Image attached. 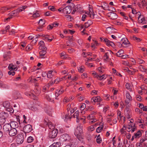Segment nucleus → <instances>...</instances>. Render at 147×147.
<instances>
[{
    "label": "nucleus",
    "mask_w": 147,
    "mask_h": 147,
    "mask_svg": "<svg viewBox=\"0 0 147 147\" xmlns=\"http://www.w3.org/2000/svg\"><path fill=\"white\" fill-rule=\"evenodd\" d=\"M83 126L80 124H79L77 126L76 129L74 132V134L79 140L82 138V134L83 133Z\"/></svg>",
    "instance_id": "f257e3e1"
},
{
    "label": "nucleus",
    "mask_w": 147,
    "mask_h": 147,
    "mask_svg": "<svg viewBox=\"0 0 147 147\" xmlns=\"http://www.w3.org/2000/svg\"><path fill=\"white\" fill-rule=\"evenodd\" d=\"M26 136V134L25 133H21L17 136L16 139V142L18 144H21L23 143L25 138Z\"/></svg>",
    "instance_id": "f03ea898"
},
{
    "label": "nucleus",
    "mask_w": 147,
    "mask_h": 147,
    "mask_svg": "<svg viewBox=\"0 0 147 147\" xmlns=\"http://www.w3.org/2000/svg\"><path fill=\"white\" fill-rule=\"evenodd\" d=\"M3 106L8 111L11 113H13L14 110L12 108V107L10 105V103L8 101L4 102L3 103Z\"/></svg>",
    "instance_id": "7ed1b4c3"
},
{
    "label": "nucleus",
    "mask_w": 147,
    "mask_h": 147,
    "mask_svg": "<svg viewBox=\"0 0 147 147\" xmlns=\"http://www.w3.org/2000/svg\"><path fill=\"white\" fill-rule=\"evenodd\" d=\"M26 6H24L18 8L16 10L12 11L11 12V16H13V15H16L19 12L24 11L25 9L27 8Z\"/></svg>",
    "instance_id": "20e7f679"
},
{
    "label": "nucleus",
    "mask_w": 147,
    "mask_h": 147,
    "mask_svg": "<svg viewBox=\"0 0 147 147\" xmlns=\"http://www.w3.org/2000/svg\"><path fill=\"white\" fill-rule=\"evenodd\" d=\"M96 7L97 9L100 11H103V10L110 11V9H109V5L106 3L104 4V6L97 5Z\"/></svg>",
    "instance_id": "39448f33"
},
{
    "label": "nucleus",
    "mask_w": 147,
    "mask_h": 147,
    "mask_svg": "<svg viewBox=\"0 0 147 147\" xmlns=\"http://www.w3.org/2000/svg\"><path fill=\"white\" fill-rule=\"evenodd\" d=\"M130 122L131 123L130 125H128L127 126V131L128 132L131 131V133H133L136 129V127L134 124L132 123V122L130 121Z\"/></svg>",
    "instance_id": "423d86ee"
},
{
    "label": "nucleus",
    "mask_w": 147,
    "mask_h": 147,
    "mask_svg": "<svg viewBox=\"0 0 147 147\" xmlns=\"http://www.w3.org/2000/svg\"><path fill=\"white\" fill-rule=\"evenodd\" d=\"M83 9L82 6L80 4H78L74 6V9L71 12L72 14H74L75 11L81 13L83 11Z\"/></svg>",
    "instance_id": "0eeeda50"
},
{
    "label": "nucleus",
    "mask_w": 147,
    "mask_h": 147,
    "mask_svg": "<svg viewBox=\"0 0 147 147\" xmlns=\"http://www.w3.org/2000/svg\"><path fill=\"white\" fill-rule=\"evenodd\" d=\"M121 43L122 46L124 47H129L130 43L127 39L126 38H122L121 39Z\"/></svg>",
    "instance_id": "6e6552de"
},
{
    "label": "nucleus",
    "mask_w": 147,
    "mask_h": 147,
    "mask_svg": "<svg viewBox=\"0 0 147 147\" xmlns=\"http://www.w3.org/2000/svg\"><path fill=\"white\" fill-rule=\"evenodd\" d=\"M57 134V131L56 129H54L52 131H50L49 134V137L50 138H54L56 137Z\"/></svg>",
    "instance_id": "1a4fd4ad"
},
{
    "label": "nucleus",
    "mask_w": 147,
    "mask_h": 147,
    "mask_svg": "<svg viewBox=\"0 0 147 147\" xmlns=\"http://www.w3.org/2000/svg\"><path fill=\"white\" fill-rule=\"evenodd\" d=\"M44 123L45 125H48L49 129H53L54 127L52 123L49 121L47 118H45L44 120Z\"/></svg>",
    "instance_id": "9d476101"
},
{
    "label": "nucleus",
    "mask_w": 147,
    "mask_h": 147,
    "mask_svg": "<svg viewBox=\"0 0 147 147\" xmlns=\"http://www.w3.org/2000/svg\"><path fill=\"white\" fill-rule=\"evenodd\" d=\"M125 96L127 99L125 100V102L126 104L128 105L132 100V97L130 95L129 92L127 91L126 92Z\"/></svg>",
    "instance_id": "9b49d317"
},
{
    "label": "nucleus",
    "mask_w": 147,
    "mask_h": 147,
    "mask_svg": "<svg viewBox=\"0 0 147 147\" xmlns=\"http://www.w3.org/2000/svg\"><path fill=\"white\" fill-rule=\"evenodd\" d=\"M32 129V126L30 124H28L24 127L23 130L24 132L23 133H28L31 132Z\"/></svg>",
    "instance_id": "f8f14e48"
},
{
    "label": "nucleus",
    "mask_w": 147,
    "mask_h": 147,
    "mask_svg": "<svg viewBox=\"0 0 147 147\" xmlns=\"http://www.w3.org/2000/svg\"><path fill=\"white\" fill-rule=\"evenodd\" d=\"M60 139L63 142L67 141L70 139V137L67 134H64L61 136Z\"/></svg>",
    "instance_id": "ddd939ff"
},
{
    "label": "nucleus",
    "mask_w": 147,
    "mask_h": 147,
    "mask_svg": "<svg viewBox=\"0 0 147 147\" xmlns=\"http://www.w3.org/2000/svg\"><path fill=\"white\" fill-rule=\"evenodd\" d=\"M11 127L9 123L5 124L3 127V129L4 132L8 133Z\"/></svg>",
    "instance_id": "4468645a"
},
{
    "label": "nucleus",
    "mask_w": 147,
    "mask_h": 147,
    "mask_svg": "<svg viewBox=\"0 0 147 147\" xmlns=\"http://www.w3.org/2000/svg\"><path fill=\"white\" fill-rule=\"evenodd\" d=\"M71 11V6H67L63 9V12L64 14H69Z\"/></svg>",
    "instance_id": "2eb2a0df"
},
{
    "label": "nucleus",
    "mask_w": 147,
    "mask_h": 147,
    "mask_svg": "<svg viewBox=\"0 0 147 147\" xmlns=\"http://www.w3.org/2000/svg\"><path fill=\"white\" fill-rule=\"evenodd\" d=\"M17 133V131L16 129L11 128L9 131L8 132L9 135L10 136H14Z\"/></svg>",
    "instance_id": "dca6fc26"
},
{
    "label": "nucleus",
    "mask_w": 147,
    "mask_h": 147,
    "mask_svg": "<svg viewBox=\"0 0 147 147\" xmlns=\"http://www.w3.org/2000/svg\"><path fill=\"white\" fill-rule=\"evenodd\" d=\"M14 7L11 6L9 5L5 7H3L0 8V11L1 13H3L5 11H6L9 9H10L12 8H14Z\"/></svg>",
    "instance_id": "f3484780"
},
{
    "label": "nucleus",
    "mask_w": 147,
    "mask_h": 147,
    "mask_svg": "<svg viewBox=\"0 0 147 147\" xmlns=\"http://www.w3.org/2000/svg\"><path fill=\"white\" fill-rule=\"evenodd\" d=\"M138 13H139L138 14L139 15L138 18L139 22L140 23H142L143 24H146V21L145 20V18L144 17H143L140 19V17L141 16V14L139 12H138Z\"/></svg>",
    "instance_id": "a211bd4d"
},
{
    "label": "nucleus",
    "mask_w": 147,
    "mask_h": 147,
    "mask_svg": "<svg viewBox=\"0 0 147 147\" xmlns=\"http://www.w3.org/2000/svg\"><path fill=\"white\" fill-rule=\"evenodd\" d=\"M9 114L5 112H2L0 113V117L5 120L9 117Z\"/></svg>",
    "instance_id": "6ab92c4d"
},
{
    "label": "nucleus",
    "mask_w": 147,
    "mask_h": 147,
    "mask_svg": "<svg viewBox=\"0 0 147 147\" xmlns=\"http://www.w3.org/2000/svg\"><path fill=\"white\" fill-rule=\"evenodd\" d=\"M108 16L110 19L112 20L116 19L117 17V15L116 14L113 12H110L108 13Z\"/></svg>",
    "instance_id": "aec40b11"
},
{
    "label": "nucleus",
    "mask_w": 147,
    "mask_h": 147,
    "mask_svg": "<svg viewBox=\"0 0 147 147\" xmlns=\"http://www.w3.org/2000/svg\"><path fill=\"white\" fill-rule=\"evenodd\" d=\"M11 128L16 129L18 127V123L15 121H12L9 123Z\"/></svg>",
    "instance_id": "412c9836"
},
{
    "label": "nucleus",
    "mask_w": 147,
    "mask_h": 147,
    "mask_svg": "<svg viewBox=\"0 0 147 147\" xmlns=\"http://www.w3.org/2000/svg\"><path fill=\"white\" fill-rule=\"evenodd\" d=\"M64 92V90L63 89H60L59 90H57L56 92L55 93V99H57V97L60 94H62Z\"/></svg>",
    "instance_id": "4be33fe9"
},
{
    "label": "nucleus",
    "mask_w": 147,
    "mask_h": 147,
    "mask_svg": "<svg viewBox=\"0 0 147 147\" xmlns=\"http://www.w3.org/2000/svg\"><path fill=\"white\" fill-rule=\"evenodd\" d=\"M101 100V98L99 96H97L92 97L91 100L92 102H100Z\"/></svg>",
    "instance_id": "5701e85b"
},
{
    "label": "nucleus",
    "mask_w": 147,
    "mask_h": 147,
    "mask_svg": "<svg viewBox=\"0 0 147 147\" xmlns=\"http://www.w3.org/2000/svg\"><path fill=\"white\" fill-rule=\"evenodd\" d=\"M10 51L8 52H5L3 55L4 60H8L10 57Z\"/></svg>",
    "instance_id": "b1692460"
},
{
    "label": "nucleus",
    "mask_w": 147,
    "mask_h": 147,
    "mask_svg": "<svg viewBox=\"0 0 147 147\" xmlns=\"http://www.w3.org/2000/svg\"><path fill=\"white\" fill-rule=\"evenodd\" d=\"M46 53V51L45 50H42L39 53L40 58H44L45 57V55Z\"/></svg>",
    "instance_id": "393cba45"
},
{
    "label": "nucleus",
    "mask_w": 147,
    "mask_h": 147,
    "mask_svg": "<svg viewBox=\"0 0 147 147\" xmlns=\"http://www.w3.org/2000/svg\"><path fill=\"white\" fill-rule=\"evenodd\" d=\"M125 87L127 89L129 90L130 92H133V90L132 86L130 85L129 83H127L125 84Z\"/></svg>",
    "instance_id": "a878e982"
},
{
    "label": "nucleus",
    "mask_w": 147,
    "mask_h": 147,
    "mask_svg": "<svg viewBox=\"0 0 147 147\" xmlns=\"http://www.w3.org/2000/svg\"><path fill=\"white\" fill-rule=\"evenodd\" d=\"M8 68L10 70H16L17 69L16 65H13L12 64H10L8 66Z\"/></svg>",
    "instance_id": "bb28decb"
},
{
    "label": "nucleus",
    "mask_w": 147,
    "mask_h": 147,
    "mask_svg": "<svg viewBox=\"0 0 147 147\" xmlns=\"http://www.w3.org/2000/svg\"><path fill=\"white\" fill-rule=\"evenodd\" d=\"M108 54L109 53H106L104 55V61L105 62L109 61L110 60V59H109V58Z\"/></svg>",
    "instance_id": "cd10ccee"
},
{
    "label": "nucleus",
    "mask_w": 147,
    "mask_h": 147,
    "mask_svg": "<svg viewBox=\"0 0 147 147\" xmlns=\"http://www.w3.org/2000/svg\"><path fill=\"white\" fill-rule=\"evenodd\" d=\"M79 112L78 111H76L74 113L72 117L74 118H76V121H78V116L79 115Z\"/></svg>",
    "instance_id": "c85d7f7f"
},
{
    "label": "nucleus",
    "mask_w": 147,
    "mask_h": 147,
    "mask_svg": "<svg viewBox=\"0 0 147 147\" xmlns=\"http://www.w3.org/2000/svg\"><path fill=\"white\" fill-rule=\"evenodd\" d=\"M66 76H64V77L60 78H57L54 81V83H55V84H57L59 83V82L61 81L63 79H64L65 78Z\"/></svg>",
    "instance_id": "c756f323"
},
{
    "label": "nucleus",
    "mask_w": 147,
    "mask_h": 147,
    "mask_svg": "<svg viewBox=\"0 0 147 147\" xmlns=\"http://www.w3.org/2000/svg\"><path fill=\"white\" fill-rule=\"evenodd\" d=\"M61 145L60 142H54L49 147H59Z\"/></svg>",
    "instance_id": "7c9ffc66"
},
{
    "label": "nucleus",
    "mask_w": 147,
    "mask_h": 147,
    "mask_svg": "<svg viewBox=\"0 0 147 147\" xmlns=\"http://www.w3.org/2000/svg\"><path fill=\"white\" fill-rule=\"evenodd\" d=\"M92 23L90 20H88V22L85 23L84 24V27L86 28L88 27L92 24Z\"/></svg>",
    "instance_id": "2f4dec72"
},
{
    "label": "nucleus",
    "mask_w": 147,
    "mask_h": 147,
    "mask_svg": "<svg viewBox=\"0 0 147 147\" xmlns=\"http://www.w3.org/2000/svg\"><path fill=\"white\" fill-rule=\"evenodd\" d=\"M124 53V51L122 49L119 51L117 53H116V55L118 57H121L122 56L123 54Z\"/></svg>",
    "instance_id": "473e14b6"
},
{
    "label": "nucleus",
    "mask_w": 147,
    "mask_h": 147,
    "mask_svg": "<svg viewBox=\"0 0 147 147\" xmlns=\"http://www.w3.org/2000/svg\"><path fill=\"white\" fill-rule=\"evenodd\" d=\"M53 71H49L47 74V78H52L53 75Z\"/></svg>",
    "instance_id": "72a5a7b5"
},
{
    "label": "nucleus",
    "mask_w": 147,
    "mask_h": 147,
    "mask_svg": "<svg viewBox=\"0 0 147 147\" xmlns=\"http://www.w3.org/2000/svg\"><path fill=\"white\" fill-rule=\"evenodd\" d=\"M10 28V26L9 25L7 26L5 28V30H3L1 31V33L2 34H4L6 33L7 32L9 31V29Z\"/></svg>",
    "instance_id": "f704fd0d"
},
{
    "label": "nucleus",
    "mask_w": 147,
    "mask_h": 147,
    "mask_svg": "<svg viewBox=\"0 0 147 147\" xmlns=\"http://www.w3.org/2000/svg\"><path fill=\"white\" fill-rule=\"evenodd\" d=\"M40 16V14L38 13V11H36L34 12L32 14V17L34 18H35Z\"/></svg>",
    "instance_id": "c9c22d12"
},
{
    "label": "nucleus",
    "mask_w": 147,
    "mask_h": 147,
    "mask_svg": "<svg viewBox=\"0 0 147 147\" xmlns=\"http://www.w3.org/2000/svg\"><path fill=\"white\" fill-rule=\"evenodd\" d=\"M92 55V53L90 52L85 53L84 52L82 54V56L84 57H86L88 56H91Z\"/></svg>",
    "instance_id": "e433bc0d"
},
{
    "label": "nucleus",
    "mask_w": 147,
    "mask_h": 147,
    "mask_svg": "<svg viewBox=\"0 0 147 147\" xmlns=\"http://www.w3.org/2000/svg\"><path fill=\"white\" fill-rule=\"evenodd\" d=\"M96 142L98 144H100L102 142V140L101 138L100 135H98L96 138Z\"/></svg>",
    "instance_id": "4c0bfd02"
},
{
    "label": "nucleus",
    "mask_w": 147,
    "mask_h": 147,
    "mask_svg": "<svg viewBox=\"0 0 147 147\" xmlns=\"http://www.w3.org/2000/svg\"><path fill=\"white\" fill-rule=\"evenodd\" d=\"M141 135V133L140 131H138L135 134L134 137L136 138H138L140 137Z\"/></svg>",
    "instance_id": "58836bf2"
},
{
    "label": "nucleus",
    "mask_w": 147,
    "mask_h": 147,
    "mask_svg": "<svg viewBox=\"0 0 147 147\" xmlns=\"http://www.w3.org/2000/svg\"><path fill=\"white\" fill-rule=\"evenodd\" d=\"M106 44L108 46H111L112 47H114L115 46L114 43L109 40H108V41Z\"/></svg>",
    "instance_id": "ea45409f"
},
{
    "label": "nucleus",
    "mask_w": 147,
    "mask_h": 147,
    "mask_svg": "<svg viewBox=\"0 0 147 147\" xmlns=\"http://www.w3.org/2000/svg\"><path fill=\"white\" fill-rule=\"evenodd\" d=\"M107 76L106 75L103 74L101 76H99V75L98 78H97L99 80H105L107 78Z\"/></svg>",
    "instance_id": "a19ab883"
},
{
    "label": "nucleus",
    "mask_w": 147,
    "mask_h": 147,
    "mask_svg": "<svg viewBox=\"0 0 147 147\" xmlns=\"http://www.w3.org/2000/svg\"><path fill=\"white\" fill-rule=\"evenodd\" d=\"M78 71L80 73H82L84 71V67L83 66H81L77 67Z\"/></svg>",
    "instance_id": "79ce46f5"
},
{
    "label": "nucleus",
    "mask_w": 147,
    "mask_h": 147,
    "mask_svg": "<svg viewBox=\"0 0 147 147\" xmlns=\"http://www.w3.org/2000/svg\"><path fill=\"white\" fill-rule=\"evenodd\" d=\"M94 109L95 108L93 106H91L87 107L85 110L86 111H91L94 110Z\"/></svg>",
    "instance_id": "37998d69"
},
{
    "label": "nucleus",
    "mask_w": 147,
    "mask_h": 147,
    "mask_svg": "<svg viewBox=\"0 0 147 147\" xmlns=\"http://www.w3.org/2000/svg\"><path fill=\"white\" fill-rule=\"evenodd\" d=\"M45 20L42 19H40L38 22V24L40 26H43L45 24Z\"/></svg>",
    "instance_id": "c03bdc74"
},
{
    "label": "nucleus",
    "mask_w": 147,
    "mask_h": 147,
    "mask_svg": "<svg viewBox=\"0 0 147 147\" xmlns=\"http://www.w3.org/2000/svg\"><path fill=\"white\" fill-rule=\"evenodd\" d=\"M25 94L26 96H29L31 97L32 96H34V95L33 94H32L30 92H25Z\"/></svg>",
    "instance_id": "a18cd8bd"
},
{
    "label": "nucleus",
    "mask_w": 147,
    "mask_h": 147,
    "mask_svg": "<svg viewBox=\"0 0 147 147\" xmlns=\"http://www.w3.org/2000/svg\"><path fill=\"white\" fill-rule=\"evenodd\" d=\"M120 132L121 134L123 135V136H125L126 134V132L123 128H122L121 129Z\"/></svg>",
    "instance_id": "49530a36"
},
{
    "label": "nucleus",
    "mask_w": 147,
    "mask_h": 147,
    "mask_svg": "<svg viewBox=\"0 0 147 147\" xmlns=\"http://www.w3.org/2000/svg\"><path fill=\"white\" fill-rule=\"evenodd\" d=\"M141 4L142 6L146 7V9H147V3L146 2L145 0H143L141 2Z\"/></svg>",
    "instance_id": "de8ad7c7"
},
{
    "label": "nucleus",
    "mask_w": 147,
    "mask_h": 147,
    "mask_svg": "<svg viewBox=\"0 0 147 147\" xmlns=\"http://www.w3.org/2000/svg\"><path fill=\"white\" fill-rule=\"evenodd\" d=\"M33 140L34 139L32 136H30L27 139V142L28 143H30L33 141Z\"/></svg>",
    "instance_id": "09e8293b"
},
{
    "label": "nucleus",
    "mask_w": 147,
    "mask_h": 147,
    "mask_svg": "<svg viewBox=\"0 0 147 147\" xmlns=\"http://www.w3.org/2000/svg\"><path fill=\"white\" fill-rule=\"evenodd\" d=\"M126 71L129 74L131 75H133L134 74V72L132 71L129 70L127 68H126L125 69Z\"/></svg>",
    "instance_id": "8fccbe9b"
},
{
    "label": "nucleus",
    "mask_w": 147,
    "mask_h": 147,
    "mask_svg": "<svg viewBox=\"0 0 147 147\" xmlns=\"http://www.w3.org/2000/svg\"><path fill=\"white\" fill-rule=\"evenodd\" d=\"M139 68L142 71H147V68H145L142 65H140L139 67Z\"/></svg>",
    "instance_id": "3c124183"
},
{
    "label": "nucleus",
    "mask_w": 147,
    "mask_h": 147,
    "mask_svg": "<svg viewBox=\"0 0 147 147\" xmlns=\"http://www.w3.org/2000/svg\"><path fill=\"white\" fill-rule=\"evenodd\" d=\"M94 129V127L93 125H91L88 127V129L89 131H92Z\"/></svg>",
    "instance_id": "603ef678"
},
{
    "label": "nucleus",
    "mask_w": 147,
    "mask_h": 147,
    "mask_svg": "<svg viewBox=\"0 0 147 147\" xmlns=\"http://www.w3.org/2000/svg\"><path fill=\"white\" fill-rule=\"evenodd\" d=\"M88 15L92 18L93 19L94 18V16L95 15V14L93 12H92L90 13H88Z\"/></svg>",
    "instance_id": "864d4df0"
},
{
    "label": "nucleus",
    "mask_w": 147,
    "mask_h": 147,
    "mask_svg": "<svg viewBox=\"0 0 147 147\" xmlns=\"http://www.w3.org/2000/svg\"><path fill=\"white\" fill-rule=\"evenodd\" d=\"M88 15L92 18L93 19L94 18V16L95 15V14L93 12H92L90 13H88Z\"/></svg>",
    "instance_id": "5fc2aeb1"
},
{
    "label": "nucleus",
    "mask_w": 147,
    "mask_h": 147,
    "mask_svg": "<svg viewBox=\"0 0 147 147\" xmlns=\"http://www.w3.org/2000/svg\"><path fill=\"white\" fill-rule=\"evenodd\" d=\"M48 9L52 11H55L57 10L56 9L54 6H49Z\"/></svg>",
    "instance_id": "6e6d98bb"
},
{
    "label": "nucleus",
    "mask_w": 147,
    "mask_h": 147,
    "mask_svg": "<svg viewBox=\"0 0 147 147\" xmlns=\"http://www.w3.org/2000/svg\"><path fill=\"white\" fill-rule=\"evenodd\" d=\"M91 120H92V121L90 122V123H92L96 122L97 121V119L94 118V117L92 116V118Z\"/></svg>",
    "instance_id": "4d7b16f0"
},
{
    "label": "nucleus",
    "mask_w": 147,
    "mask_h": 147,
    "mask_svg": "<svg viewBox=\"0 0 147 147\" xmlns=\"http://www.w3.org/2000/svg\"><path fill=\"white\" fill-rule=\"evenodd\" d=\"M5 121V120L0 117V125L3 124Z\"/></svg>",
    "instance_id": "13d9d810"
},
{
    "label": "nucleus",
    "mask_w": 147,
    "mask_h": 147,
    "mask_svg": "<svg viewBox=\"0 0 147 147\" xmlns=\"http://www.w3.org/2000/svg\"><path fill=\"white\" fill-rule=\"evenodd\" d=\"M102 127H98L96 129V131L97 133H100L102 131Z\"/></svg>",
    "instance_id": "bf43d9fd"
},
{
    "label": "nucleus",
    "mask_w": 147,
    "mask_h": 147,
    "mask_svg": "<svg viewBox=\"0 0 147 147\" xmlns=\"http://www.w3.org/2000/svg\"><path fill=\"white\" fill-rule=\"evenodd\" d=\"M136 100L139 101H141L142 100V98L141 96L140 95H137L136 96Z\"/></svg>",
    "instance_id": "052dcab7"
},
{
    "label": "nucleus",
    "mask_w": 147,
    "mask_h": 147,
    "mask_svg": "<svg viewBox=\"0 0 147 147\" xmlns=\"http://www.w3.org/2000/svg\"><path fill=\"white\" fill-rule=\"evenodd\" d=\"M15 72L13 70H10L8 72V74L9 75L13 76L15 75Z\"/></svg>",
    "instance_id": "680f3d73"
},
{
    "label": "nucleus",
    "mask_w": 147,
    "mask_h": 147,
    "mask_svg": "<svg viewBox=\"0 0 147 147\" xmlns=\"http://www.w3.org/2000/svg\"><path fill=\"white\" fill-rule=\"evenodd\" d=\"M109 107L107 106L103 108V112L105 113L107 112V111L109 110Z\"/></svg>",
    "instance_id": "e2e57ef3"
},
{
    "label": "nucleus",
    "mask_w": 147,
    "mask_h": 147,
    "mask_svg": "<svg viewBox=\"0 0 147 147\" xmlns=\"http://www.w3.org/2000/svg\"><path fill=\"white\" fill-rule=\"evenodd\" d=\"M43 26H40L38 27L36 31H41L42 30V27Z\"/></svg>",
    "instance_id": "0e129e2a"
},
{
    "label": "nucleus",
    "mask_w": 147,
    "mask_h": 147,
    "mask_svg": "<svg viewBox=\"0 0 147 147\" xmlns=\"http://www.w3.org/2000/svg\"><path fill=\"white\" fill-rule=\"evenodd\" d=\"M53 27V25L52 24H51L50 25L48 26L47 27V28L49 30H52Z\"/></svg>",
    "instance_id": "69168bd1"
},
{
    "label": "nucleus",
    "mask_w": 147,
    "mask_h": 147,
    "mask_svg": "<svg viewBox=\"0 0 147 147\" xmlns=\"http://www.w3.org/2000/svg\"><path fill=\"white\" fill-rule=\"evenodd\" d=\"M86 107V105L85 104H82L80 107V109L81 110H83L85 109Z\"/></svg>",
    "instance_id": "338daca9"
},
{
    "label": "nucleus",
    "mask_w": 147,
    "mask_h": 147,
    "mask_svg": "<svg viewBox=\"0 0 147 147\" xmlns=\"http://www.w3.org/2000/svg\"><path fill=\"white\" fill-rule=\"evenodd\" d=\"M52 24L53 25V27H57L59 25V23H57V22H55Z\"/></svg>",
    "instance_id": "774afa93"
}]
</instances>
